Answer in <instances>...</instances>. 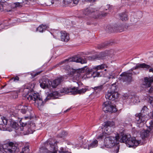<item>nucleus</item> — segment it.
Returning <instances> with one entry per match:
<instances>
[{"label":"nucleus","mask_w":153,"mask_h":153,"mask_svg":"<svg viewBox=\"0 0 153 153\" xmlns=\"http://www.w3.org/2000/svg\"><path fill=\"white\" fill-rule=\"evenodd\" d=\"M42 72V71H39L38 72H37L36 73H35L34 74V76H36L39 75V74H40Z\"/></svg>","instance_id":"obj_44"},{"label":"nucleus","mask_w":153,"mask_h":153,"mask_svg":"<svg viewBox=\"0 0 153 153\" xmlns=\"http://www.w3.org/2000/svg\"><path fill=\"white\" fill-rule=\"evenodd\" d=\"M60 35L61 39L62 41L67 42L69 40V35L65 31H61Z\"/></svg>","instance_id":"obj_20"},{"label":"nucleus","mask_w":153,"mask_h":153,"mask_svg":"<svg viewBox=\"0 0 153 153\" xmlns=\"http://www.w3.org/2000/svg\"><path fill=\"white\" fill-rule=\"evenodd\" d=\"M104 145L107 148H111L114 147V149L112 153H118L119 151L120 146L117 144V142L120 139L119 135L112 136L108 135L104 137Z\"/></svg>","instance_id":"obj_3"},{"label":"nucleus","mask_w":153,"mask_h":153,"mask_svg":"<svg viewBox=\"0 0 153 153\" xmlns=\"http://www.w3.org/2000/svg\"><path fill=\"white\" fill-rule=\"evenodd\" d=\"M19 77L17 76H16L15 77H12L10 80V81H11L13 80V82H16L18 81L19 80Z\"/></svg>","instance_id":"obj_38"},{"label":"nucleus","mask_w":153,"mask_h":153,"mask_svg":"<svg viewBox=\"0 0 153 153\" xmlns=\"http://www.w3.org/2000/svg\"><path fill=\"white\" fill-rule=\"evenodd\" d=\"M106 44L103 43L101 44L100 45H98V48L99 49H101L104 48L106 46Z\"/></svg>","instance_id":"obj_40"},{"label":"nucleus","mask_w":153,"mask_h":153,"mask_svg":"<svg viewBox=\"0 0 153 153\" xmlns=\"http://www.w3.org/2000/svg\"><path fill=\"white\" fill-rule=\"evenodd\" d=\"M149 71L150 72H153V69L152 68H150L149 70Z\"/></svg>","instance_id":"obj_47"},{"label":"nucleus","mask_w":153,"mask_h":153,"mask_svg":"<svg viewBox=\"0 0 153 153\" xmlns=\"http://www.w3.org/2000/svg\"><path fill=\"white\" fill-rule=\"evenodd\" d=\"M79 0H64V4L67 5L71 3L72 1L73 3L75 4H77L79 3Z\"/></svg>","instance_id":"obj_30"},{"label":"nucleus","mask_w":153,"mask_h":153,"mask_svg":"<svg viewBox=\"0 0 153 153\" xmlns=\"http://www.w3.org/2000/svg\"><path fill=\"white\" fill-rule=\"evenodd\" d=\"M149 131L148 130H143L141 131V136L143 139L147 137L149 135Z\"/></svg>","instance_id":"obj_26"},{"label":"nucleus","mask_w":153,"mask_h":153,"mask_svg":"<svg viewBox=\"0 0 153 153\" xmlns=\"http://www.w3.org/2000/svg\"><path fill=\"white\" fill-rule=\"evenodd\" d=\"M104 132L97 137L98 139H101L104 138V136L109 135L112 132V130L111 127L104 126Z\"/></svg>","instance_id":"obj_14"},{"label":"nucleus","mask_w":153,"mask_h":153,"mask_svg":"<svg viewBox=\"0 0 153 153\" xmlns=\"http://www.w3.org/2000/svg\"><path fill=\"white\" fill-rule=\"evenodd\" d=\"M150 67L149 65H147L145 63L137 64L135 67L126 72L122 73L120 75V77H119V78L123 82H130L132 81V75L133 74L136 75L139 74V72L136 73L134 71H132L133 70L140 68H145L147 70Z\"/></svg>","instance_id":"obj_2"},{"label":"nucleus","mask_w":153,"mask_h":153,"mask_svg":"<svg viewBox=\"0 0 153 153\" xmlns=\"http://www.w3.org/2000/svg\"><path fill=\"white\" fill-rule=\"evenodd\" d=\"M87 62L86 60L84 58L78 56H74L65 59L61 62L59 64H62L66 62L68 63V62H75L82 64L86 63Z\"/></svg>","instance_id":"obj_9"},{"label":"nucleus","mask_w":153,"mask_h":153,"mask_svg":"<svg viewBox=\"0 0 153 153\" xmlns=\"http://www.w3.org/2000/svg\"><path fill=\"white\" fill-rule=\"evenodd\" d=\"M118 93L115 91H112L111 90L108 91L105 95L106 99L109 100L113 101L117 98L118 97Z\"/></svg>","instance_id":"obj_13"},{"label":"nucleus","mask_w":153,"mask_h":153,"mask_svg":"<svg viewBox=\"0 0 153 153\" xmlns=\"http://www.w3.org/2000/svg\"><path fill=\"white\" fill-rule=\"evenodd\" d=\"M83 13L86 16L94 18H97L101 15L102 16H105L107 15L106 13H100L99 11L94 8H88L85 9L83 11Z\"/></svg>","instance_id":"obj_7"},{"label":"nucleus","mask_w":153,"mask_h":153,"mask_svg":"<svg viewBox=\"0 0 153 153\" xmlns=\"http://www.w3.org/2000/svg\"><path fill=\"white\" fill-rule=\"evenodd\" d=\"M106 67V65L105 64H102L100 65H97V66H94L93 67V69L96 70V71H97L99 70H102Z\"/></svg>","instance_id":"obj_27"},{"label":"nucleus","mask_w":153,"mask_h":153,"mask_svg":"<svg viewBox=\"0 0 153 153\" xmlns=\"http://www.w3.org/2000/svg\"><path fill=\"white\" fill-rule=\"evenodd\" d=\"M153 82V77L149 78L146 77L144 78V81L143 82L142 87L144 88L150 87Z\"/></svg>","instance_id":"obj_16"},{"label":"nucleus","mask_w":153,"mask_h":153,"mask_svg":"<svg viewBox=\"0 0 153 153\" xmlns=\"http://www.w3.org/2000/svg\"><path fill=\"white\" fill-rule=\"evenodd\" d=\"M58 93L57 92H54L52 93V95L53 96H56V95H58Z\"/></svg>","instance_id":"obj_42"},{"label":"nucleus","mask_w":153,"mask_h":153,"mask_svg":"<svg viewBox=\"0 0 153 153\" xmlns=\"http://www.w3.org/2000/svg\"><path fill=\"white\" fill-rule=\"evenodd\" d=\"M153 91V88L152 87H151L150 88V89L149 90V93H151Z\"/></svg>","instance_id":"obj_43"},{"label":"nucleus","mask_w":153,"mask_h":153,"mask_svg":"<svg viewBox=\"0 0 153 153\" xmlns=\"http://www.w3.org/2000/svg\"><path fill=\"white\" fill-rule=\"evenodd\" d=\"M15 7H17L19 6L20 4L19 3L16 2L15 3Z\"/></svg>","instance_id":"obj_45"},{"label":"nucleus","mask_w":153,"mask_h":153,"mask_svg":"<svg viewBox=\"0 0 153 153\" xmlns=\"http://www.w3.org/2000/svg\"><path fill=\"white\" fill-rule=\"evenodd\" d=\"M7 122L8 120L6 117L0 115V125L6 126Z\"/></svg>","instance_id":"obj_25"},{"label":"nucleus","mask_w":153,"mask_h":153,"mask_svg":"<svg viewBox=\"0 0 153 153\" xmlns=\"http://www.w3.org/2000/svg\"><path fill=\"white\" fill-rule=\"evenodd\" d=\"M68 134V133L65 131H62L60 135V136L61 137H64L65 136L67 135Z\"/></svg>","instance_id":"obj_39"},{"label":"nucleus","mask_w":153,"mask_h":153,"mask_svg":"<svg viewBox=\"0 0 153 153\" xmlns=\"http://www.w3.org/2000/svg\"><path fill=\"white\" fill-rule=\"evenodd\" d=\"M61 32L58 30H55L52 33L54 38L56 39H57L59 37L60 35H61Z\"/></svg>","instance_id":"obj_34"},{"label":"nucleus","mask_w":153,"mask_h":153,"mask_svg":"<svg viewBox=\"0 0 153 153\" xmlns=\"http://www.w3.org/2000/svg\"><path fill=\"white\" fill-rule=\"evenodd\" d=\"M103 88V85H100L98 86L95 87L94 88V92L97 93H99L102 91Z\"/></svg>","instance_id":"obj_31"},{"label":"nucleus","mask_w":153,"mask_h":153,"mask_svg":"<svg viewBox=\"0 0 153 153\" xmlns=\"http://www.w3.org/2000/svg\"><path fill=\"white\" fill-rule=\"evenodd\" d=\"M98 145V141L97 140H95L91 143L89 145L88 144H82V146L85 149L88 148V149H90L96 147Z\"/></svg>","instance_id":"obj_19"},{"label":"nucleus","mask_w":153,"mask_h":153,"mask_svg":"<svg viewBox=\"0 0 153 153\" xmlns=\"http://www.w3.org/2000/svg\"><path fill=\"white\" fill-rule=\"evenodd\" d=\"M0 146L3 147V149L0 151L1 152H2L3 150L6 153H16L19 151L18 147V145L16 143L10 142L3 145L0 143Z\"/></svg>","instance_id":"obj_6"},{"label":"nucleus","mask_w":153,"mask_h":153,"mask_svg":"<svg viewBox=\"0 0 153 153\" xmlns=\"http://www.w3.org/2000/svg\"><path fill=\"white\" fill-rule=\"evenodd\" d=\"M63 80L62 77L58 78L52 82L50 81L51 87L53 88H56L58 85Z\"/></svg>","instance_id":"obj_18"},{"label":"nucleus","mask_w":153,"mask_h":153,"mask_svg":"<svg viewBox=\"0 0 153 153\" xmlns=\"http://www.w3.org/2000/svg\"><path fill=\"white\" fill-rule=\"evenodd\" d=\"M40 85L43 88H49L51 87L50 81L45 77H43L39 80Z\"/></svg>","instance_id":"obj_11"},{"label":"nucleus","mask_w":153,"mask_h":153,"mask_svg":"<svg viewBox=\"0 0 153 153\" xmlns=\"http://www.w3.org/2000/svg\"><path fill=\"white\" fill-rule=\"evenodd\" d=\"M70 108L68 109H67V110H66V111H65V112H66L67 111H68L69 110H70Z\"/></svg>","instance_id":"obj_52"},{"label":"nucleus","mask_w":153,"mask_h":153,"mask_svg":"<svg viewBox=\"0 0 153 153\" xmlns=\"http://www.w3.org/2000/svg\"><path fill=\"white\" fill-rule=\"evenodd\" d=\"M65 70L69 76L73 77L76 80L79 79L80 77H82V76L80 73V69L76 70L67 65L65 68Z\"/></svg>","instance_id":"obj_8"},{"label":"nucleus","mask_w":153,"mask_h":153,"mask_svg":"<svg viewBox=\"0 0 153 153\" xmlns=\"http://www.w3.org/2000/svg\"><path fill=\"white\" fill-rule=\"evenodd\" d=\"M47 27L45 25H41L36 28V31L40 32H42Z\"/></svg>","instance_id":"obj_32"},{"label":"nucleus","mask_w":153,"mask_h":153,"mask_svg":"<svg viewBox=\"0 0 153 153\" xmlns=\"http://www.w3.org/2000/svg\"><path fill=\"white\" fill-rule=\"evenodd\" d=\"M57 141L55 139L50 138L45 142V146L46 148L42 147L40 149L42 153H56L57 149L56 148ZM59 153H71L62 147L60 148Z\"/></svg>","instance_id":"obj_1"},{"label":"nucleus","mask_w":153,"mask_h":153,"mask_svg":"<svg viewBox=\"0 0 153 153\" xmlns=\"http://www.w3.org/2000/svg\"><path fill=\"white\" fill-rule=\"evenodd\" d=\"M5 86V85H3V86H2L1 87V89H2V88H4V87Z\"/></svg>","instance_id":"obj_51"},{"label":"nucleus","mask_w":153,"mask_h":153,"mask_svg":"<svg viewBox=\"0 0 153 153\" xmlns=\"http://www.w3.org/2000/svg\"><path fill=\"white\" fill-rule=\"evenodd\" d=\"M31 119V117L30 116L24 117V118L22 119V120L20 121V125H21L22 127L25 126L27 124L26 122H22V121L25 120H30Z\"/></svg>","instance_id":"obj_29"},{"label":"nucleus","mask_w":153,"mask_h":153,"mask_svg":"<svg viewBox=\"0 0 153 153\" xmlns=\"http://www.w3.org/2000/svg\"><path fill=\"white\" fill-rule=\"evenodd\" d=\"M135 116L137 124H141L145 122L146 120L145 116L143 115L141 113L136 114Z\"/></svg>","instance_id":"obj_17"},{"label":"nucleus","mask_w":153,"mask_h":153,"mask_svg":"<svg viewBox=\"0 0 153 153\" xmlns=\"http://www.w3.org/2000/svg\"><path fill=\"white\" fill-rule=\"evenodd\" d=\"M73 91L72 92L73 94H82L85 93L87 90V89L85 88H83L78 90L75 87L73 88Z\"/></svg>","instance_id":"obj_22"},{"label":"nucleus","mask_w":153,"mask_h":153,"mask_svg":"<svg viewBox=\"0 0 153 153\" xmlns=\"http://www.w3.org/2000/svg\"><path fill=\"white\" fill-rule=\"evenodd\" d=\"M86 1H88L90 2H94L96 0H85Z\"/></svg>","instance_id":"obj_46"},{"label":"nucleus","mask_w":153,"mask_h":153,"mask_svg":"<svg viewBox=\"0 0 153 153\" xmlns=\"http://www.w3.org/2000/svg\"><path fill=\"white\" fill-rule=\"evenodd\" d=\"M93 69V68H88L86 66H85L83 68H80V73L82 76V77H80V78L85 79L91 78L92 76L94 78L99 76L100 75V73L94 71Z\"/></svg>","instance_id":"obj_5"},{"label":"nucleus","mask_w":153,"mask_h":153,"mask_svg":"<svg viewBox=\"0 0 153 153\" xmlns=\"http://www.w3.org/2000/svg\"><path fill=\"white\" fill-rule=\"evenodd\" d=\"M103 125L104 126L110 127L111 128L115 126V123L113 121H107L104 123Z\"/></svg>","instance_id":"obj_28"},{"label":"nucleus","mask_w":153,"mask_h":153,"mask_svg":"<svg viewBox=\"0 0 153 153\" xmlns=\"http://www.w3.org/2000/svg\"><path fill=\"white\" fill-rule=\"evenodd\" d=\"M150 153H153V151H151L150 152Z\"/></svg>","instance_id":"obj_53"},{"label":"nucleus","mask_w":153,"mask_h":153,"mask_svg":"<svg viewBox=\"0 0 153 153\" xmlns=\"http://www.w3.org/2000/svg\"><path fill=\"white\" fill-rule=\"evenodd\" d=\"M137 98L135 97V96H133L131 98V101L132 102H134V103H137V100H136L137 99Z\"/></svg>","instance_id":"obj_41"},{"label":"nucleus","mask_w":153,"mask_h":153,"mask_svg":"<svg viewBox=\"0 0 153 153\" xmlns=\"http://www.w3.org/2000/svg\"><path fill=\"white\" fill-rule=\"evenodd\" d=\"M147 108L146 106H144L143 107V109H144V110L146 109V108Z\"/></svg>","instance_id":"obj_49"},{"label":"nucleus","mask_w":153,"mask_h":153,"mask_svg":"<svg viewBox=\"0 0 153 153\" xmlns=\"http://www.w3.org/2000/svg\"><path fill=\"white\" fill-rule=\"evenodd\" d=\"M12 127L13 128L16 129L18 126V124L16 122H12L11 123Z\"/></svg>","instance_id":"obj_37"},{"label":"nucleus","mask_w":153,"mask_h":153,"mask_svg":"<svg viewBox=\"0 0 153 153\" xmlns=\"http://www.w3.org/2000/svg\"><path fill=\"white\" fill-rule=\"evenodd\" d=\"M27 99L29 101L33 100L35 101V105H37L39 109H41V108L44 106L45 102L50 100V97H47L43 101L39 94L34 93L29 95Z\"/></svg>","instance_id":"obj_4"},{"label":"nucleus","mask_w":153,"mask_h":153,"mask_svg":"<svg viewBox=\"0 0 153 153\" xmlns=\"http://www.w3.org/2000/svg\"><path fill=\"white\" fill-rule=\"evenodd\" d=\"M131 136V135L129 134H123L122 135L121 137H120L119 141L120 142L125 143L126 144L127 141H128V140L130 138Z\"/></svg>","instance_id":"obj_21"},{"label":"nucleus","mask_w":153,"mask_h":153,"mask_svg":"<svg viewBox=\"0 0 153 153\" xmlns=\"http://www.w3.org/2000/svg\"><path fill=\"white\" fill-rule=\"evenodd\" d=\"M30 149L28 146H26L22 148V151L20 153H29Z\"/></svg>","instance_id":"obj_35"},{"label":"nucleus","mask_w":153,"mask_h":153,"mask_svg":"<svg viewBox=\"0 0 153 153\" xmlns=\"http://www.w3.org/2000/svg\"><path fill=\"white\" fill-rule=\"evenodd\" d=\"M149 128L150 131H153V120H152L149 123Z\"/></svg>","instance_id":"obj_36"},{"label":"nucleus","mask_w":153,"mask_h":153,"mask_svg":"<svg viewBox=\"0 0 153 153\" xmlns=\"http://www.w3.org/2000/svg\"><path fill=\"white\" fill-rule=\"evenodd\" d=\"M73 89L72 88H63L60 90V92L64 94H72Z\"/></svg>","instance_id":"obj_24"},{"label":"nucleus","mask_w":153,"mask_h":153,"mask_svg":"<svg viewBox=\"0 0 153 153\" xmlns=\"http://www.w3.org/2000/svg\"><path fill=\"white\" fill-rule=\"evenodd\" d=\"M20 129L21 131H23V127L21 126L20 127Z\"/></svg>","instance_id":"obj_48"},{"label":"nucleus","mask_w":153,"mask_h":153,"mask_svg":"<svg viewBox=\"0 0 153 153\" xmlns=\"http://www.w3.org/2000/svg\"><path fill=\"white\" fill-rule=\"evenodd\" d=\"M32 108L30 105H23L21 109V111L23 114H25L27 111H28L30 113L31 111Z\"/></svg>","instance_id":"obj_23"},{"label":"nucleus","mask_w":153,"mask_h":153,"mask_svg":"<svg viewBox=\"0 0 153 153\" xmlns=\"http://www.w3.org/2000/svg\"><path fill=\"white\" fill-rule=\"evenodd\" d=\"M114 78V76H111L109 77L108 78H109V79H110V78H112V79H113V78Z\"/></svg>","instance_id":"obj_50"},{"label":"nucleus","mask_w":153,"mask_h":153,"mask_svg":"<svg viewBox=\"0 0 153 153\" xmlns=\"http://www.w3.org/2000/svg\"><path fill=\"white\" fill-rule=\"evenodd\" d=\"M140 143V141L137 140L134 137H130L126 144V145L129 147H132L135 148Z\"/></svg>","instance_id":"obj_12"},{"label":"nucleus","mask_w":153,"mask_h":153,"mask_svg":"<svg viewBox=\"0 0 153 153\" xmlns=\"http://www.w3.org/2000/svg\"><path fill=\"white\" fill-rule=\"evenodd\" d=\"M4 0H0V11L9 12L11 11L10 6L4 3Z\"/></svg>","instance_id":"obj_15"},{"label":"nucleus","mask_w":153,"mask_h":153,"mask_svg":"<svg viewBox=\"0 0 153 153\" xmlns=\"http://www.w3.org/2000/svg\"><path fill=\"white\" fill-rule=\"evenodd\" d=\"M120 19L122 21H126L128 19L127 15L126 13H122L120 15Z\"/></svg>","instance_id":"obj_33"},{"label":"nucleus","mask_w":153,"mask_h":153,"mask_svg":"<svg viewBox=\"0 0 153 153\" xmlns=\"http://www.w3.org/2000/svg\"><path fill=\"white\" fill-rule=\"evenodd\" d=\"M102 110L105 112H109L111 113L115 112L117 109L115 106L112 104L110 101L105 102L102 105Z\"/></svg>","instance_id":"obj_10"}]
</instances>
